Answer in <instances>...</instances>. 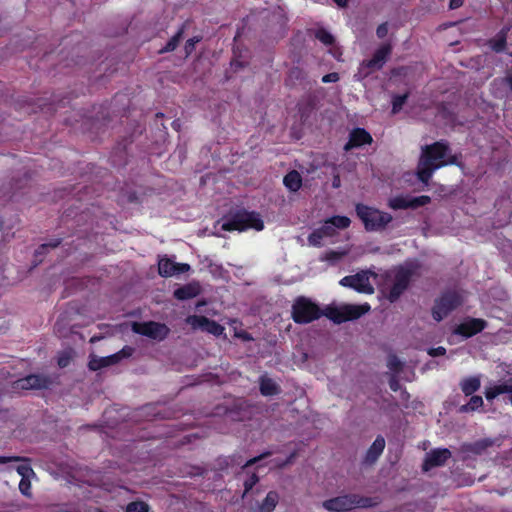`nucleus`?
Instances as JSON below:
<instances>
[{"mask_svg":"<svg viewBox=\"0 0 512 512\" xmlns=\"http://www.w3.org/2000/svg\"><path fill=\"white\" fill-rule=\"evenodd\" d=\"M260 391L265 396H271L278 392V387L273 380L262 377L260 381Z\"/></svg>","mask_w":512,"mask_h":512,"instance_id":"27","label":"nucleus"},{"mask_svg":"<svg viewBox=\"0 0 512 512\" xmlns=\"http://www.w3.org/2000/svg\"><path fill=\"white\" fill-rule=\"evenodd\" d=\"M294 457H295V453H292L285 462H283V463H276L275 465L279 466V467L285 466L286 464L291 463L292 460L294 459Z\"/></svg>","mask_w":512,"mask_h":512,"instance_id":"48","label":"nucleus"},{"mask_svg":"<svg viewBox=\"0 0 512 512\" xmlns=\"http://www.w3.org/2000/svg\"><path fill=\"white\" fill-rule=\"evenodd\" d=\"M340 284L353 288L360 293L372 294L374 292V284H378V275L370 270H364L355 275L342 278Z\"/></svg>","mask_w":512,"mask_h":512,"instance_id":"7","label":"nucleus"},{"mask_svg":"<svg viewBox=\"0 0 512 512\" xmlns=\"http://www.w3.org/2000/svg\"><path fill=\"white\" fill-rule=\"evenodd\" d=\"M335 2L337 3L338 6L344 7L346 6L348 0H335Z\"/></svg>","mask_w":512,"mask_h":512,"instance_id":"50","label":"nucleus"},{"mask_svg":"<svg viewBox=\"0 0 512 512\" xmlns=\"http://www.w3.org/2000/svg\"><path fill=\"white\" fill-rule=\"evenodd\" d=\"M480 385V376H471L465 378L460 383L461 390L466 396L472 395L474 392H476L480 388Z\"/></svg>","mask_w":512,"mask_h":512,"instance_id":"25","label":"nucleus"},{"mask_svg":"<svg viewBox=\"0 0 512 512\" xmlns=\"http://www.w3.org/2000/svg\"><path fill=\"white\" fill-rule=\"evenodd\" d=\"M388 33V26L386 23H383L378 26L376 30V34L379 38H384Z\"/></svg>","mask_w":512,"mask_h":512,"instance_id":"41","label":"nucleus"},{"mask_svg":"<svg viewBox=\"0 0 512 512\" xmlns=\"http://www.w3.org/2000/svg\"><path fill=\"white\" fill-rule=\"evenodd\" d=\"M338 80H339V75L336 72L326 74L322 77L323 83H332V82H337Z\"/></svg>","mask_w":512,"mask_h":512,"instance_id":"37","label":"nucleus"},{"mask_svg":"<svg viewBox=\"0 0 512 512\" xmlns=\"http://www.w3.org/2000/svg\"><path fill=\"white\" fill-rule=\"evenodd\" d=\"M454 162L455 157L446 143L440 141L425 146L417 166V177L424 184H428L435 170Z\"/></svg>","mask_w":512,"mask_h":512,"instance_id":"1","label":"nucleus"},{"mask_svg":"<svg viewBox=\"0 0 512 512\" xmlns=\"http://www.w3.org/2000/svg\"><path fill=\"white\" fill-rule=\"evenodd\" d=\"M406 99H407L406 94L400 95V96H395L393 98V102H392V113H394V114L398 113L401 110L404 103L406 102Z\"/></svg>","mask_w":512,"mask_h":512,"instance_id":"34","label":"nucleus"},{"mask_svg":"<svg viewBox=\"0 0 512 512\" xmlns=\"http://www.w3.org/2000/svg\"><path fill=\"white\" fill-rule=\"evenodd\" d=\"M132 330L137 334H141L155 340L164 339L169 331L166 325L156 322H134L132 324Z\"/></svg>","mask_w":512,"mask_h":512,"instance_id":"14","label":"nucleus"},{"mask_svg":"<svg viewBox=\"0 0 512 512\" xmlns=\"http://www.w3.org/2000/svg\"><path fill=\"white\" fill-rule=\"evenodd\" d=\"M376 504L372 499L356 494L342 495L323 502V507L331 512H346L354 508H367Z\"/></svg>","mask_w":512,"mask_h":512,"instance_id":"5","label":"nucleus"},{"mask_svg":"<svg viewBox=\"0 0 512 512\" xmlns=\"http://www.w3.org/2000/svg\"><path fill=\"white\" fill-rule=\"evenodd\" d=\"M319 307L305 297H299L292 306V318L296 323L307 324L320 317Z\"/></svg>","mask_w":512,"mask_h":512,"instance_id":"9","label":"nucleus"},{"mask_svg":"<svg viewBox=\"0 0 512 512\" xmlns=\"http://www.w3.org/2000/svg\"><path fill=\"white\" fill-rule=\"evenodd\" d=\"M182 36V31L180 30L176 35H174L166 44V46L160 50L161 53L163 52H170L175 50V48L178 46L179 41Z\"/></svg>","mask_w":512,"mask_h":512,"instance_id":"30","label":"nucleus"},{"mask_svg":"<svg viewBox=\"0 0 512 512\" xmlns=\"http://www.w3.org/2000/svg\"><path fill=\"white\" fill-rule=\"evenodd\" d=\"M370 310L367 303L361 305L344 304L339 307L329 309L328 317L336 323H342L354 320L366 314Z\"/></svg>","mask_w":512,"mask_h":512,"instance_id":"10","label":"nucleus"},{"mask_svg":"<svg viewBox=\"0 0 512 512\" xmlns=\"http://www.w3.org/2000/svg\"><path fill=\"white\" fill-rule=\"evenodd\" d=\"M347 253V250L329 251L325 254L324 259L330 262H336L346 256Z\"/></svg>","mask_w":512,"mask_h":512,"instance_id":"31","label":"nucleus"},{"mask_svg":"<svg viewBox=\"0 0 512 512\" xmlns=\"http://www.w3.org/2000/svg\"><path fill=\"white\" fill-rule=\"evenodd\" d=\"M356 212L369 231L384 229L392 221L389 213L362 204L356 206Z\"/></svg>","mask_w":512,"mask_h":512,"instance_id":"6","label":"nucleus"},{"mask_svg":"<svg viewBox=\"0 0 512 512\" xmlns=\"http://www.w3.org/2000/svg\"><path fill=\"white\" fill-rule=\"evenodd\" d=\"M391 51L392 47L390 44L381 45L375 51L371 59L365 60L360 64L358 71L354 77L358 81H361L368 77L373 71L381 69L385 62L387 61L389 55L391 54Z\"/></svg>","mask_w":512,"mask_h":512,"instance_id":"8","label":"nucleus"},{"mask_svg":"<svg viewBox=\"0 0 512 512\" xmlns=\"http://www.w3.org/2000/svg\"><path fill=\"white\" fill-rule=\"evenodd\" d=\"M52 383L50 377L44 374H31L13 382L14 390H38L48 388Z\"/></svg>","mask_w":512,"mask_h":512,"instance_id":"13","label":"nucleus"},{"mask_svg":"<svg viewBox=\"0 0 512 512\" xmlns=\"http://www.w3.org/2000/svg\"><path fill=\"white\" fill-rule=\"evenodd\" d=\"M258 482V477L253 474L248 480L245 481V492H248Z\"/></svg>","mask_w":512,"mask_h":512,"instance_id":"40","label":"nucleus"},{"mask_svg":"<svg viewBox=\"0 0 512 512\" xmlns=\"http://www.w3.org/2000/svg\"><path fill=\"white\" fill-rule=\"evenodd\" d=\"M134 352V349L130 346H125L115 354L98 357L94 354L90 355L88 367L92 371H97L101 368L109 367L119 363L121 360L130 357Z\"/></svg>","mask_w":512,"mask_h":512,"instance_id":"12","label":"nucleus"},{"mask_svg":"<svg viewBox=\"0 0 512 512\" xmlns=\"http://www.w3.org/2000/svg\"><path fill=\"white\" fill-rule=\"evenodd\" d=\"M18 461H26V460L21 457H18V456H12V457L0 456V464H5L8 462H18Z\"/></svg>","mask_w":512,"mask_h":512,"instance_id":"42","label":"nucleus"},{"mask_svg":"<svg viewBox=\"0 0 512 512\" xmlns=\"http://www.w3.org/2000/svg\"><path fill=\"white\" fill-rule=\"evenodd\" d=\"M187 323L193 329H200L202 331H206L215 336L221 335L224 331V327H222L217 322L210 320L204 316H196V315L190 316L187 318Z\"/></svg>","mask_w":512,"mask_h":512,"instance_id":"15","label":"nucleus"},{"mask_svg":"<svg viewBox=\"0 0 512 512\" xmlns=\"http://www.w3.org/2000/svg\"><path fill=\"white\" fill-rule=\"evenodd\" d=\"M464 0H450L449 7L451 9H456L462 6Z\"/></svg>","mask_w":512,"mask_h":512,"instance_id":"45","label":"nucleus"},{"mask_svg":"<svg viewBox=\"0 0 512 512\" xmlns=\"http://www.w3.org/2000/svg\"><path fill=\"white\" fill-rule=\"evenodd\" d=\"M190 270V265L186 263H176L170 258L162 257L158 262L159 274L163 277H172L177 274L185 273Z\"/></svg>","mask_w":512,"mask_h":512,"instance_id":"17","label":"nucleus"},{"mask_svg":"<svg viewBox=\"0 0 512 512\" xmlns=\"http://www.w3.org/2000/svg\"><path fill=\"white\" fill-rule=\"evenodd\" d=\"M200 290V285L196 282H192L176 289L174 291V296L178 300H187L199 295Z\"/></svg>","mask_w":512,"mask_h":512,"instance_id":"23","label":"nucleus"},{"mask_svg":"<svg viewBox=\"0 0 512 512\" xmlns=\"http://www.w3.org/2000/svg\"><path fill=\"white\" fill-rule=\"evenodd\" d=\"M430 202V197L422 195L419 197L396 196L389 200V207L392 209H407L424 206Z\"/></svg>","mask_w":512,"mask_h":512,"instance_id":"16","label":"nucleus"},{"mask_svg":"<svg viewBox=\"0 0 512 512\" xmlns=\"http://www.w3.org/2000/svg\"><path fill=\"white\" fill-rule=\"evenodd\" d=\"M483 405V399L481 396H472L466 405L460 407V411L468 412L475 411Z\"/></svg>","mask_w":512,"mask_h":512,"instance_id":"29","label":"nucleus"},{"mask_svg":"<svg viewBox=\"0 0 512 512\" xmlns=\"http://www.w3.org/2000/svg\"><path fill=\"white\" fill-rule=\"evenodd\" d=\"M70 362V356L69 355H62L58 359V365L60 367H66Z\"/></svg>","mask_w":512,"mask_h":512,"instance_id":"44","label":"nucleus"},{"mask_svg":"<svg viewBox=\"0 0 512 512\" xmlns=\"http://www.w3.org/2000/svg\"><path fill=\"white\" fill-rule=\"evenodd\" d=\"M16 471L21 476L19 490L23 495L29 497L31 495V478L35 476V473L28 463L18 465Z\"/></svg>","mask_w":512,"mask_h":512,"instance_id":"20","label":"nucleus"},{"mask_svg":"<svg viewBox=\"0 0 512 512\" xmlns=\"http://www.w3.org/2000/svg\"><path fill=\"white\" fill-rule=\"evenodd\" d=\"M340 186V179L339 177H335L334 180H333V187L334 188H338Z\"/></svg>","mask_w":512,"mask_h":512,"instance_id":"51","label":"nucleus"},{"mask_svg":"<svg viewBox=\"0 0 512 512\" xmlns=\"http://www.w3.org/2000/svg\"><path fill=\"white\" fill-rule=\"evenodd\" d=\"M512 394V378L497 384L491 387H488L485 390V397L487 400H492L496 398L500 394ZM510 401L512 403V396L510 397Z\"/></svg>","mask_w":512,"mask_h":512,"instance_id":"22","label":"nucleus"},{"mask_svg":"<svg viewBox=\"0 0 512 512\" xmlns=\"http://www.w3.org/2000/svg\"><path fill=\"white\" fill-rule=\"evenodd\" d=\"M283 182L289 190L295 192L301 187L302 179L297 171H291L284 177Z\"/></svg>","mask_w":512,"mask_h":512,"instance_id":"26","label":"nucleus"},{"mask_svg":"<svg viewBox=\"0 0 512 512\" xmlns=\"http://www.w3.org/2000/svg\"><path fill=\"white\" fill-rule=\"evenodd\" d=\"M451 457V452L446 448H438L426 454L423 469L428 471L434 467L442 466Z\"/></svg>","mask_w":512,"mask_h":512,"instance_id":"18","label":"nucleus"},{"mask_svg":"<svg viewBox=\"0 0 512 512\" xmlns=\"http://www.w3.org/2000/svg\"><path fill=\"white\" fill-rule=\"evenodd\" d=\"M268 455H270V453H269V452H267V453H263L262 455H260V456H258V457H254V458H252V459L248 460V461L245 463L244 467L251 466V465L255 464L256 462H258L259 460H261V459H263V458L267 457Z\"/></svg>","mask_w":512,"mask_h":512,"instance_id":"43","label":"nucleus"},{"mask_svg":"<svg viewBox=\"0 0 512 512\" xmlns=\"http://www.w3.org/2000/svg\"><path fill=\"white\" fill-rule=\"evenodd\" d=\"M486 327V322L483 319L469 318L459 324L454 332L462 335L465 338L471 337L481 332Z\"/></svg>","mask_w":512,"mask_h":512,"instance_id":"19","label":"nucleus"},{"mask_svg":"<svg viewBox=\"0 0 512 512\" xmlns=\"http://www.w3.org/2000/svg\"><path fill=\"white\" fill-rule=\"evenodd\" d=\"M371 142L372 136L366 130L356 128L350 133L349 141L345 144L344 149L348 151Z\"/></svg>","mask_w":512,"mask_h":512,"instance_id":"21","label":"nucleus"},{"mask_svg":"<svg viewBox=\"0 0 512 512\" xmlns=\"http://www.w3.org/2000/svg\"><path fill=\"white\" fill-rule=\"evenodd\" d=\"M236 337L242 338L245 341H249L252 337L246 332L235 333Z\"/></svg>","mask_w":512,"mask_h":512,"instance_id":"46","label":"nucleus"},{"mask_svg":"<svg viewBox=\"0 0 512 512\" xmlns=\"http://www.w3.org/2000/svg\"><path fill=\"white\" fill-rule=\"evenodd\" d=\"M95 340H96V338H95V337H92L90 341H91V342H94Z\"/></svg>","mask_w":512,"mask_h":512,"instance_id":"53","label":"nucleus"},{"mask_svg":"<svg viewBox=\"0 0 512 512\" xmlns=\"http://www.w3.org/2000/svg\"><path fill=\"white\" fill-rule=\"evenodd\" d=\"M384 448L385 439L381 436H378L367 451L366 461L371 463L376 461L378 457L382 454Z\"/></svg>","mask_w":512,"mask_h":512,"instance_id":"24","label":"nucleus"},{"mask_svg":"<svg viewBox=\"0 0 512 512\" xmlns=\"http://www.w3.org/2000/svg\"><path fill=\"white\" fill-rule=\"evenodd\" d=\"M504 81L509 85V87L512 89V73L508 74Z\"/></svg>","mask_w":512,"mask_h":512,"instance_id":"49","label":"nucleus"},{"mask_svg":"<svg viewBox=\"0 0 512 512\" xmlns=\"http://www.w3.org/2000/svg\"><path fill=\"white\" fill-rule=\"evenodd\" d=\"M316 38L325 45H330L334 41L333 36L323 29H320L316 32Z\"/></svg>","mask_w":512,"mask_h":512,"instance_id":"32","label":"nucleus"},{"mask_svg":"<svg viewBox=\"0 0 512 512\" xmlns=\"http://www.w3.org/2000/svg\"><path fill=\"white\" fill-rule=\"evenodd\" d=\"M223 231H234L239 232L254 229L255 231H261L264 229V222L260 214L256 212L241 211L235 214L228 221L222 224Z\"/></svg>","mask_w":512,"mask_h":512,"instance_id":"4","label":"nucleus"},{"mask_svg":"<svg viewBox=\"0 0 512 512\" xmlns=\"http://www.w3.org/2000/svg\"><path fill=\"white\" fill-rule=\"evenodd\" d=\"M126 512H148V505L144 502H132L127 505Z\"/></svg>","mask_w":512,"mask_h":512,"instance_id":"33","label":"nucleus"},{"mask_svg":"<svg viewBox=\"0 0 512 512\" xmlns=\"http://www.w3.org/2000/svg\"><path fill=\"white\" fill-rule=\"evenodd\" d=\"M411 278V271L404 267L395 268L385 274L383 291L387 293V298L393 302L407 288Z\"/></svg>","mask_w":512,"mask_h":512,"instance_id":"2","label":"nucleus"},{"mask_svg":"<svg viewBox=\"0 0 512 512\" xmlns=\"http://www.w3.org/2000/svg\"><path fill=\"white\" fill-rule=\"evenodd\" d=\"M390 388L393 390V391H397L398 388H399V383L398 381L395 379V378H392L390 380Z\"/></svg>","mask_w":512,"mask_h":512,"instance_id":"47","label":"nucleus"},{"mask_svg":"<svg viewBox=\"0 0 512 512\" xmlns=\"http://www.w3.org/2000/svg\"><path fill=\"white\" fill-rule=\"evenodd\" d=\"M463 302V296L458 292H448L436 301L433 308V318L441 321L452 310L457 308Z\"/></svg>","mask_w":512,"mask_h":512,"instance_id":"11","label":"nucleus"},{"mask_svg":"<svg viewBox=\"0 0 512 512\" xmlns=\"http://www.w3.org/2000/svg\"><path fill=\"white\" fill-rule=\"evenodd\" d=\"M491 47L494 51L500 52L504 49L505 46V37L501 33L495 39L491 40Z\"/></svg>","mask_w":512,"mask_h":512,"instance_id":"35","label":"nucleus"},{"mask_svg":"<svg viewBox=\"0 0 512 512\" xmlns=\"http://www.w3.org/2000/svg\"><path fill=\"white\" fill-rule=\"evenodd\" d=\"M351 221L346 216H333L327 219L323 225L314 230L308 237L310 246L320 247L324 244L326 238H331L337 234V229L349 227Z\"/></svg>","mask_w":512,"mask_h":512,"instance_id":"3","label":"nucleus"},{"mask_svg":"<svg viewBox=\"0 0 512 512\" xmlns=\"http://www.w3.org/2000/svg\"><path fill=\"white\" fill-rule=\"evenodd\" d=\"M445 353H446V349L442 346H439L436 348H431L428 351V354L432 357L441 356V355H444Z\"/></svg>","mask_w":512,"mask_h":512,"instance_id":"39","label":"nucleus"},{"mask_svg":"<svg viewBox=\"0 0 512 512\" xmlns=\"http://www.w3.org/2000/svg\"><path fill=\"white\" fill-rule=\"evenodd\" d=\"M278 494L276 492H269L266 496V498L263 501V504L261 506L262 512H272L278 502Z\"/></svg>","mask_w":512,"mask_h":512,"instance_id":"28","label":"nucleus"},{"mask_svg":"<svg viewBox=\"0 0 512 512\" xmlns=\"http://www.w3.org/2000/svg\"><path fill=\"white\" fill-rule=\"evenodd\" d=\"M387 366L392 372L398 373L402 367V363L396 356L391 355L388 358Z\"/></svg>","mask_w":512,"mask_h":512,"instance_id":"36","label":"nucleus"},{"mask_svg":"<svg viewBox=\"0 0 512 512\" xmlns=\"http://www.w3.org/2000/svg\"><path fill=\"white\" fill-rule=\"evenodd\" d=\"M199 41L198 38H191L185 44L186 55H189L194 50L195 44Z\"/></svg>","mask_w":512,"mask_h":512,"instance_id":"38","label":"nucleus"},{"mask_svg":"<svg viewBox=\"0 0 512 512\" xmlns=\"http://www.w3.org/2000/svg\"><path fill=\"white\" fill-rule=\"evenodd\" d=\"M225 221H226V220H224V222H225ZM222 224H223V221H222V222H218V223H217V225H215V228H218V225H220V229H221V230H223V229H222Z\"/></svg>","mask_w":512,"mask_h":512,"instance_id":"52","label":"nucleus"}]
</instances>
